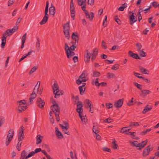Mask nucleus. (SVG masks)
I'll return each instance as SVG.
<instances>
[{
    "label": "nucleus",
    "instance_id": "obj_1",
    "mask_svg": "<svg viewBox=\"0 0 159 159\" xmlns=\"http://www.w3.org/2000/svg\"><path fill=\"white\" fill-rule=\"evenodd\" d=\"M54 102L55 103H53V105L51 106V108L55 114V115L56 117V119L57 121H59L60 120L59 114L60 112V107L58 105L55 103L54 101Z\"/></svg>",
    "mask_w": 159,
    "mask_h": 159
},
{
    "label": "nucleus",
    "instance_id": "obj_2",
    "mask_svg": "<svg viewBox=\"0 0 159 159\" xmlns=\"http://www.w3.org/2000/svg\"><path fill=\"white\" fill-rule=\"evenodd\" d=\"M14 130L12 129H10L8 131L7 139L6 140L5 144L6 146H7L12 139L14 136Z\"/></svg>",
    "mask_w": 159,
    "mask_h": 159
},
{
    "label": "nucleus",
    "instance_id": "obj_3",
    "mask_svg": "<svg viewBox=\"0 0 159 159\" xmlns=\"http://www.w3.org/2000/svg\"><path fill=\"white\" fill-rule=\"evenodd\" d=\"M76 111L78 113L79 117L80 118L81 121L84 123H86L87 121V119L85 118L86 116H83L82 112L83 109L82 108V106L76 109Z\"/></svg>",
    "mask_w": 159,
    "mask_h": 159
},
{
    "label": "nucleus",
    "instance_id": "obj_4",
    "mask_svg": "<svg viewBox=\"0 0 159 159\" xmlns=\"http://www.w3.org/2000/svg\"><path fill=\"white\" fill-rule=\"evenodd\" d=\"M65 49L66 51L67 57L68 58H70L72 56H73L75 54L74 52L70 50L69 47L66 43H65Z\"/></svg>",
    "mask_w": 159,
    "mask_h": 159
},
{
    "label": "nucleus",
    "instance_id": "obj_5",
    "mask_svg": "<svg viewBox=\"0 0 159 159\" xmlns=\"http://www.w3.org/2000/svg\"><path fill=\"white\" fill-rule=\"evenodd\" d=\"M64 125H65V126H64L61 124H59L61 128L63 131L64 132V133L65 134H67L68 135H70V132L67 131V129H68L69 128L68 123L66 122H65Z\"/></svg>",
    "mask_w": 159,
    "mask_h": 159
},
{
    "label": "nucleus",
    "instance_id": "obj_6",
    "mask_svg": "<svg viewBox=\"0 0 159 159\" xmlns=\"http://www.w3.org/2000/svg\"><path fill=\"white\" fill-rule=\"evenodd\" d=\"M153 149V148L152 147L150 148V146L147 147L143 151L142 154L143 157H146L148 155L150 151L152 150Z\"/></svg>",
    "mask_w": 159,
    "mask_h": 159
},
{
    "label": "nucleus",
    "instance_id": "obj_7",
    "mask_svg": "<svg viewBox=\"0 0 159 159\" xmlns=\"http://www.w3.org/2000/svg\"><path fill=\"white\" fill-rule=\"evenodd\" d=\"M45 103L43 100L41 98H38L37 99V104L38 107L41 109H43Z\"/></svg>",
    "mask_w": 159,
    "mask_h": 159
},
{
    "label": "nucleus",
    "instance_id": "obj_8",
    "mask_svg": "<svg viewBox=\"0 0 159 159\" xmlns=\"http://www.w3.org/2000/svg\"><path fill=\"white\" fill-rule=\"evenodd\" d=\"M130 13H132L131 15L129 16L130 24L132 25L137 21V19L136 18V15L132 12H130Z\"/></svg>",
    "mask_w": 159,
    "mask_h": 159
},
{
    "label": "nucleus",
    "instance_id": "obj_9",
    "mask_svg": "<svg viewBox=\"0 0 159 159\" xmlns=\"http://www.w3.org/2000/svg\"><path fill=\"white\" fill-rule=\"evenodd\" d=\"M18 29V26H14L11 29H9L7 30L5 32L7 34L8 36L11 35L14 32L17 30Z\"/></svg>",
    "mask_w": 159,
    "mask_h": 159
},
{
    "label": "nucleus",
    "instance_id": "obj_10",
    "mask_svg": "<svg viewBox=\"0 0 159 159\" xmlns=\"http://www.w3.org/2000/svg\"><path fill=\"white\" fill-rule=\"evenodd\" d=\"M71 38L74 40L75 41V44L76 43H78L79 39V36L77 32L75 33L73 32L72 33L71 35Z\"/></svg>",
    "mask_w": 159,
    "mask_h": 159
},
{
    "label": "nucleus",
    "instance_id": "obj_11",
    "mask_svg": "<svg viewBox=\"0 0 159 159\" xmlns=\"http://www.w3.org/2000/svg\"><path fill=\"white\" fill-rule=\"evenodd\" d=\"M124 101V99H121L115 102L114 106L116 108L120 107L122 105Z\"/></svg>",
    "mask_w": 159,
    "mask_h": 159
},
{
    "label": "nucleus",
    "instance_id": "obj_12",
    "mask_svg": "<svg viewBox=\"0 0 159 159\" xmlns=\"http://www.w3.org/2000/svg\"><path fill=\"white\" fill-rule=\"evenodd\" d=\"M7 34L5 32L2 34V43L1 44L2 48H3L5 46L6 41V38L5 36Z\"/></svg>",
    "mask_w": 159,
    "mask_h": 159
},
{
    "label": "nucleus",
    "instance_id": "obj_13",
    "mask_svg": "<svg viewBox=\"0 0 159 159\" xmlns=\"http://www.w3.org/2000/svg\"><path fill=\"white\" fill-rule=\"evenodd\" d=\"M129 55L134 59H141V57L139 56L138 54L134 53L131 51H129Z\"/></svg>",
    "mask_w": 159,
    "mask_h": 159
},
{
    "label": "nucleus",
    "instance_id": "obj_14",
    "mask_svg": "<svg viewBox=\"0 0 159 159\" xmlns=\"http://www.w3.org/2000/svg\"><path fill=\"white\" fill-rule=\"evenodd\" d=\"M53 93L54 95V98H59L61 95L63 94L62 93V91H60L59 89L58 90H54V92H53Z\"/></svg>",
    "mask_w": 159,
    "mask_h": 159
},
{
    "label": "nucleus",
    "instance_id": "obj_15",
    "mask_svg": "<svg viewBox=\"0 0 159 159\" xmlns=\"http://www.w3.org/2000/svg\"><path fill=\"white\" fill-rule=\"evenodd\" d=\"M148 142L147 139L146 140L143 141L141 143H139L140 145L139 148H138L137 149L138 150H142L144 147L146 145L147 143Z\"/></svg>",
    "mask_w": 159,
    "mask_h": 159
},
{
    "label": "nucleus",
    "instance_id": "obj_16",
    "mask_svg": "<svg viewBox=\"0 0 159 159\" xmlns=\"http://www.w3.org/2000/svg\"><path fill=\"white\" fill-rule=\"evenodd\" d=\"M141 93L140 94V95L144 96H145L151 93V91L147 89L141 90Z\"/></svg>",
    "mask_w": 159,
    "mask_h": 159
},
{
    "label": "nucleus",
    "instance_id": "obj_17",
    "mask_svg": "<svg viewBox=\"0 0 159 159\" xmlns=\"http://www.w3.org/2000/svg\"><path fill=\"white\" fill-rule=\"evenodd\" d=\"M56 134V136L59 138H63V136L57 127H56L55 128Z\"/></svg>",
    "mask_w": 159,
    "mask_h": 159
},
{
    "label": "nucleus",
    "instance_id": "obj_18",
    "mask_svg": "<svg viewBox=\"0 0 159 159\" xmlns=\"http://www.w3.org/2000/svg\"><path fill=\"white\" fill-rule=\"evenodd\" d=\"M56 12V10L54 6L51 4V7L49 8V13L51 15L54 16Z\"/></svg>",
    "mask_w": 159,
    "mask_h": 159
},
{
    "label": "nucleus",
    "instance_id": "obj_19",
    "mask_svg": "<svg viewBox=\"0 0 159 159\" xmlns=\"http://www.w3.org/2000/svg\"><path fill=\"white\" fill-rule=\"evenodd\" d=\"M85 14L86 18H89L90 20H92L94 16V14L93 12H91L90 14L87 12H85Z\"/></svg>",
    "mask_w": 159,
    "mask_h": 159
},
{
    "label": "nucleus",
    "instance_id": "obj_20",
    "mask_svg": "<svg viewBox=\"0 0 159 159\" xmlns=\"http://www.w3.org/2000/svg\"><path fill=\"white\" fill-rule=\"evenodd\" d=\"M48 15H44L42 20L39 22L41 25H43L46 23L48 21Z\"/></svg>",
    "mask_w": 159,
    "mask_h": 159
},
{
    "label": "nucleus",
    "instance_id": "obj_21",
    "mask_svg": "<svg viewBox=\"0 0 159 159\" xmlns=\"http://www.w3.org/2000/svg\"><path fill=\"white\" fill-rule=\"evenodd\" d=\"M75 100L77 101V108H79L81 106H82V108L83 106L82 102L79 101V98L78 96H77L75 97Z\"/></svg>",
    "mask_w": 159,
    "mask_h": 159
},
{
    "label": "nucleus",
    "instance_id": "obj_22",
    "mask_svg": "<svg viewBox=\"0 0 159 159\" xmlns=\"http://www.w3.org/2000/svg\"><path fill=\"white\" fill-rule=\"evenodd\" d=\"M27 108V106L25 105L23 106H18L17 108V110L19 111V113L22 112Z\"/></svg>",
    "mask_w": 159,
    "mask_h": 159
},
{
    "label": "nucleus",
    "instance_id": "obj_23",
    "mask_svg": "<svg viewBox=\"0 0 159 159\" xmlns=\"http://www.w3.org/2000/svg\"><path fill=\"white\" fill-rule=\"evenodd\" d=\"M86 84V83H84V84L82 86H80L79 87V89L80 92V94L82 95L83 93H84V91L85 90V88H84V90L83 87L85 86Z\"/></svg>",
    "mask_w": 159,
    "mask_h": 159
},
{
    "label": "nucleus",
    "instance_id": "obj_24",
    "mask_svg": "<svg viewBox=\"0 0 159 159\" xmlns=\"http://www.w3.org/2000/svg\"><path fill=\"white\" fill-rule=\"evenodd\" d=\"M87 54L85 55V62H88L90 60L91 56L90 53L89 52L88 50H86Z\"/></svg>",
    "mask_w": 159,
    "mask_h": 159
},
{
    "label": "nucleus",
    "instance_id": "obj_25",
    "mask_svg": "<svg viewBox=\"0 0 159 159\" xmlns=\"http://www.w3.org/2000/svg\"><path fill=\"white\" fill-rule=\"evenodd\" d=\"M40 81H38L37 84L35 85L34 89L33 91L34 92L37 93H38L39 92V86L40 85Z\"/></svg>",
    "mask_w": 159,
    "mask_h": 159
},
{
    "label": "nucleus",
    "instance_id": "obj_26",
    "mask_svg": "<svg viewBox=\"0 0 159 159\" xmlns=\"http://www.w3.org/2000/svg\"><path fill=\"white\" fill-rule=\"evenodd\" d=\"M70 28V21H69L67 22L65 24L64 26H63V31H69Z\"/></svg>",
    "mask_w": 159,
    "mask_h": 159
},
{
    "label": "nucleus",
    "instance_id": "obj_27",
    "mask_svg": "<svg viewBox=\"0 0 159 159\" xmlns=\"http://www.w3.org/2000/svg\"><path fill=\"white\" fill-rule=\"evenodd\" d=\"M43 136L40 134H38L36 137V144H39L41 143L42 141Z\"/></svg>",
    "mask_w": 159,
    "mask_h": 159
},
{
    "label": "nucleus",
    "instance_id": "obj_28",
    "mask_svg": "<svg viewBox=\"0 0 159 159\" xmlns=\"http://www.w3.org/2000/svg\"><path fill=\"white\" fill-rule=\"evenodd\" d=\"M139 70L143 74H148L149 72V71L148 70L146 69L142 66L139 67Z\"/></svg>",
    "mask_w": 159,
    "mask_h": 159
},
{
    "label": "nucleus",
    "instance_id": "obj_29",
    "mask_svg": "<svg viewBox=\"0 0 159 159\" xmlns=\"http://www.w3.org/2000/svg\"><path fill=\"white\" fill-rule=\"evenodd\" d=\"M148 106H149L148 105H147L145 107L142 111V113L143 114H145L148 111H150L152 109V106H150L149 107H148Z\"/></svg>",
    "mask_w": 159,
    "mask_h": 159
},
{
    "label": "nucleus",
    "instance_id": "obj_30",
    "mask_svg": "<svg viewBox=\"0 0 159 159\" xmlns=\"http://www.w3.org/2000/svg\"><path fill=\"white\" fill-rule=\"evenodd\" d=\"M52 87L53 92H54V90H58L59 89V86L57 82L56 81H54V84L52 85Z\"/></svg>",
    "mask_w": 159,
    "mask_h": 159
},
{
    "label": "nucleus",
    "instance_id": "obj_31",
    "mask_svg": "<svg viewBox=\"0 0 159 159\" xmlns=\"http://www.w3.org/2000/svg\"><path fill=\"white\" fill-rule=\"evenodd\" d=\"M98 53V51L97 48L93 49L92 52L91 53V56L97 57Z\"/></svg>",
    "mask_w": 159,
    "mask_h": 159
},
{
    "label": "nucleus",
    "instance_id": "obj_32",
    "mask_svg": "<svg viewBox=\"0 0 159 159\" xmlns=\"http://www.w3.org/2000/svg\"><path fill=\"white\" fill-rule=\"evenodd\" d=\"M26 104V101L25 100H22L20 101H18L17 104L18 106H23V105H25Z\"/></svg>",
    "mask_w": 159,
    "mask_h": 159
},
{
    "label": "nucleus",
    "instance_id": "obj_33",
    "mask_svg": "<svg viewBox=\"0 0 159 159\" xmlns=\"http://www.w3.org/2000/svg\"><path fill=\"white\" fill-rule=\"evenodd\" d=\"M24 130L23 129V126H21L20 129V132L18 134V137H24V135L23 134Z\"/></svg>",
    "mask_w": 159,
    "mask_h": 159
},
{
    "label": "nucleus",
    "instance_id": "obj_34",
    "mask_svg": "<svg viewBox=\"0 0 159 159\" xmlns=\"http://www.w3.org/2000/svg\"><path fill=\"white\" fill-rule=\"evenodd\" d=\"M130 143L132 144V146H134L136 147L139 148V144L138 143L137 141H134L133 142H130Z\"/></svg>",
    "mask_w": 159,
    "mask_h": 159
},
{
    "label": "nucleus",
    "instance_id": "obj_35",
    "mask_svg": "<svg viewBox=\"0 0 159 159\" xmlns=\"http://www.w3.org/2000/svg\"><path fill=\"white\" fill-rule=\"evenodd\" d=\"M127 7V4L126 3H124L122 4L118 8V10L121 11H123L124 10V9Z\"/></svg>",
    "mask_w": 159,
    "mask_h": 159
},
{
    "label": "nucleus",
    "instance_id": "obj_36",
    "mask_svg": "<svg viewBox=\"0 0 159 159\" xmlns=\"http://www.w3.org/2000/svg\"><path fill=\"white\" fill-rule=\"evenodd\" d=\"M63 32L65 35V38L67 39H69L70 38L69 31H63Z\"/></svg>",
    "mask_w": 159,
    "mask_h": 159
},
{
    "label": "nucleus",
    "instance_id": "obj_37",
    "mask_svg": "<svg viewBox=\"0 0 159 159\" xmlns=\"http://www.w3.org/2000/svg\"><path fill=\"white\" fill-rule=\"evenodd\" d=\"M49 6V2L48 1H47L46 2V6L45 10V15H48V8Z\"/></svg>",
    "mask_w": 159,
    "mask_h": 159
},
{
    "label": "nucleus",
    "instance_id": "obj_38",
    "mask_svg": "<svg viewBox=\"0 0 159 159\" xmlns=\"http://www.w3.org/2000/svg\"><path fill=\"white\" fill-rule=\"evenodd\" d=\"M115 77V75L113 73L108 72L107 73V77L108 78H113Z\"/></svg>",
    "mask_w": 159,
    "mask_h": 159
},
{
    "label": "nucleus",
    "instance_id": "obj_39",
    "mask_svg": "<svg viewBox=\"0 0 159 159\" xmlns=\"http://www.w3.org/2000/svg\"><path fill=\"white\" fill-rule=\"evenodd\" d=\"M139 125V124L138 122H129V127L130 126H138Z\"/></svg>",
    "mask_w": 159,
    "mask_h": 159
},
{
    "label": "nucleus",
    "instance_id": "obj_40",
    "mask_svg": "<svg viewBox=\"0 0 159 159\" xmlns=\"http://www.w3.org/2000/svg\"><path fill=\"white\" fill-rule=\"evenodd\" d=\"M115 140V139H114ZM112 148L115 149H118V148H119L118 146L116 143V141L115 140L114 141L112 142Z\"/></svg>",
    "mask_w": 159,
    "mask_h": 159
},
{
    "label": "nucleus",
    "instance_id": "obj_41",
    "mask_svg": "<svg viewBox=\"0 0 159 159\" xmlns=\"http://www.w3.org/2000/svg\"><path fill=\"white\" fill-rule=\"evenodd\" d=\"M133 84L134 86L136 87L138 89H139L141 91V90H142L141 87L142 86L141 85L138 84L136 82H134Z\"/></svg>",
    "mask_w": 159,
    "mask_h": 159
},
{
    "label": "nucleus",
    "instance_id": "obj_42",
    "mask_svg": "<svg viewBox=\"0 0 159 159\" xmlns=\"http://www.w3.org/2000/svg\"><path fill=\"white\" fill-rule=\"evenodd\" d=\"M36 47L38 50V52L39 50V47H40V41L39 40V39L38 38L37 39V40L36 42Z\"/></svg>",
    "mask_w": 159,
    "mask_h": 159
},
{
    "label": "nucleus",
    "instance_id": "obj_43",
    "mask_svg": "<svg viewBox=\"0 0 159 159\" xmlns=\"http://www.w3.org/2000/svg\"><path fill=\"white\" fill-rule=\"evenodd\" d=\"M100 75V73L99 72L96 71H94L93 72V77H99Z\"/></svg>",
    "mask_w": 159,
    "mask_h": 159
},
{
    "label": "nucleus",
    "instance_id": "obj_44",
    "mask_svg": "<svg viewBox=\"0 0 159 159\" xmlns=\"http://www.w3.org/2000/svg\"><path fill=\"white\" fill-rule=\"evenodd\" d=\"M113 121V119L111 118L110 117L107 118V119L104 120V122L105 123H109Z\"/></svg>",
    "mask_w": 159,
    "mask_h": 159
},
{
    "label": "nucleus",
    "instance_id": "obj_45",
    "mask_svg": "<svg viewBox=\"0 0 159 159\" xmlns=\"http://www.w3.org/2000/svg\"><path fill=\"white\" fill-rule=\"evenodd\" d=\"M127 127H125L122 128L121 129V130L120 131V132L122 133H125L127 131Z\"/></svg>",
    "mask_w": 159,
    "mask_h": 159
},
{
    "label": "nucleus",
    "instance_id": "obj_46",
    "mask_svg": "<svg viewBox=\"0 0 159 159\" xmlns=\"http://www.w3.org/2000/svg\"><path fill=\"white\" fill-rule=\"evenodd\" d=\"M37 93L34 92V91H33L32 93L30 95V97L34 99L36 97Z\"/></svg>",
    "mask_w": 159,
    "mask_h": 159
},
{
    "label": "nucleus",
    "instance_id": "obj_47",
    "mask_svg": "<svg viewBox=\"0 0 159 159\" xmlns=\"http://www.w3.org/2000/svg\"><path fill=\"white\" fill-rule=\"evenodd\" d=\"M119 65L118 64H116L114 65L111 68V69L116 70L119 68Z\"/></svg>",
    "mask_w": 159,
    "mask_h": 159
},
{
    "label": "nucleus",
    "instance_id": "obj_48",
    "mask_svg": "<svg viewBox=\"0 0 159 159\" xmlns=\"http://www.w3.org/2000/svg\"><path fill=\"white\" fill-rule=\"evenodd\" d=\"M152 6L156 8L159 6V4L157 2H154L152 3Z\"/></svg>",
    "mask_w": 159,
    "mask_h": 159
},
{
    "label": "nucleus",
    "instance_id": "obj_49",
    "mask_svg": "<svg viewBox=\"0 0 159 159\" xmlns=\"http://www.w3.org/2000/svg\"><path fill=\"white\" fill-rule=\"evenodd\" d=\"M139 54L140 56L142 57H145L146 55V52L143 50L140 51Z\"/></svg>",
    "mask_w": 159,
    "mask_h": 159
},
{
    "label": "nucleus",
    "instance_id": "obj_50",
    "mask_svg": "<svg viewBox=\"0 0 159 159\" xmlns=\"http://www.w3.org/2000/svg\"><path fill=\"white\" fill-rule=\"evenodd\" d=\"M105 105L106 107L108 109L112 108L113 107L112 104L111 103H106Z\"/></svg>",
    "mask_w": 159,
    "mask_h": 159
},
{
    "label": "nucleus",
    "instance_id": "obj_51",
    "mask_svg": "<svg viewBox=\"0 0 159 159\" xmlns=\"http://www.w3.org/2000/svg\"><path fill=\"white\" fill-rule=\"evenodd\" d=\"M5 119L3 117L0 116V126H1L4 122Z\"/></svg>",
    "mask_w": 159,
    "mask_h": 159
},
{
    "label": "nucleus",
    "instance_id": "obj_52",
    "mask_svg": "<svg viewBox=\"0 0 159 159\" xmlns=\"http://www.w3.org/2000/svg\"><path fill=\"white\" fill-rule=\"evenodd\" d=\"M115 20L120 25L121 24V21L118 18V16H116L115 17Z\"/></svg>",
    "mask_w": 159,
    "mask_h": 159
},
{
    "label": "nucleus",
    "instance_id": "obj_53",
    "mask_svg": "<svg viewBox=\"0 0 159 159\" xmlns=\"http://www.w3.org/2000/svg\"><path fill=\"white\" fill-rule=\"evenodd\" d=\"M37 68H36L35 66L33 67L30 70L29 72V74L30 75L32 73L34 72L37 69Z\"/></svg>",
    "mask_w": 159,
    "mask_h": 159
},
{
    "label": "nucleus",
    "instance_id": "obj_54",
    "mask_svg": "<svg viewBox=\"0 0 159 159\" xmlns=\"http://www.w3.org/2000/svg\"><path fill=\"white\" fill-rule=\"evenodd\" d=\"M27 152L25 150H23L22 152L21 156L22 157H25L27 156Z\"/></svg>",
    "mask_w": 159,
    "mask_h": 159
},
{
    "label": "nucleus",
    "instance_id": "obj_55",
    "mask_svg": "<svg viewBox=\"0 0 159 159\" xmlns=\"http://www.w3.org/2000/svg\"><path fill=\"white\" fill-rule=\"evenodd\" d=\"M97 127L94 126L93 128V131L95 134H98L99 131L97 129Z\"/></svg>",
    "mask_w": 159,
    "mask_h": 159
},
{
    "label": "nucleus",
    "instance_id": "obj_56",
    "mask_svg": "<svg viewBox=\"0 0 159 159\" xmlns=\"http://www.w3.org/2000/svg\"><path fill=\"white\" fill-rule=\"evenodd\" d=\"M34 154L35 153L34 152V151H32L30 152V153H29L28 155L26 156V159H27L29 157L33 156L34 155Z\"/></svg>",
    "mask_w": 159,
    "mask_h": 159
},
{
    "label": "nucleus",
    "instance_id": "obj_57",
    "mask_svg": "<svg viewBox=\"0 0 159 159\" xmlns=\"http://www.w3.org/2000/svg\"><path fill=\"white\" fill-rule=\"evenodd\" d=\"M134 98H132L131 101H129L127 103V105L129 106H131L133 105V103L134 102L133 100Z\"/></svg>",
    "mask_w": 159,
    "mask_h": 159
},
{
    "label": "nucleus",
    "instance_id": "obj_58",
    "mask_svg": "<svg viewBox=\"0 0 159 159\" xmlns=\"http://www.w3.org/2000/svg\"><path fill=\"white\" fill-rule=\"evenodd\" d=\"M26 33H25L23 36L21 42H25V40L26 39Z\"/></svg>",
    "mask_w": 159,
    "mask_h": 159
},
{
    "label": "nucleus",
    "instance_id": "obj_59",
    "mask_svg": "<svg viewBox=\"0 0 159 159\" xmlns=\"http://www.w3.org/2000/svg\"><path fill=\"white\" fill-rule=\"evenodd\" d=\"M88 3L91 6H93L94 3V0H88Z\"/></svg>",
    "mask_w": 159,
    "mask_h": 159
},
{
    "label": "nucleus",
    "instance_id": "obj_60",
    "mask_svg": "<svg viewBox=\"0 0 159 159\" xmlns=\"http://www.w3.org/2000/svg\"><path fill=\"white\" fill-rule=\"evenodd\" d=\"M102 150L103 151L109 152H111V151L110 149L106 147H104L102 148Z\"/></svg>",
    "mask_w": 159,
    "mask_h": 159
},
{
    "label": "nucleus",
    "instance_id": "obj_61",
    "mask_svg": "<svg viewBox=\"0 0 159 159\" xmlns=\"http://www.w3.org/2000/svg\"><path fill=\"white\" fill-rule=\"evenodd\" d=\"M136 46L137 48V49L139 50H140L142 47V45L139 43H136Z\"/></svg>",
    "mask_w": 159,
    "mask_h": 159
},
{
    "label": "nucleus",
    "instance_id": "obj_62",
    "mask_svg": "<svg viewBox=\"0 0 159 159\" xmlns=\"http://www.w3.org/2000/svg\"><path fill=\"white\" fill-rule=\"evenodd\" d=\"M114 61V60H110L106 59L105 60V62L107 64H111V63H113V62Z\"/></svg>",
    "mask_w": 159,
    "mask_h": 159
},
{
    "label": "nucleus",
    "instance_id": "obj_63",
    "mask_svg": "<svg viewBox=\"0 0 159 159\" xmlns=\"http://www.w3.org/2000/svg\"><path fill=\"white\" fill-rule=\"evenodd\" d=\"M15 0H9L8 2V6H10L12 5L14 2Z\"/></svg>",
    "mask_w": 159,
    "mask_h": 159
},
{
    "label": "nucleus",
    "instance_id": "obj_64",
    "mask_svg": "<svg viewBox=\"0 0 159 159\" xmlns=\"http://www.w3.org/2000/svg\"><path fill=\"white\" fill-rule=\"evenodd\" d=\"M102 46L104 48V49H106L107 48V46L105 45V41L104 40L102 41Z\"/></svg>",
    "mask_w": 159,
    "mask_h": 159
}]
</instances>
